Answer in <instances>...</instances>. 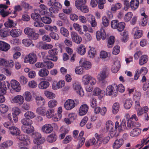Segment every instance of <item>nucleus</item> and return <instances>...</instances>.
Returning a JSON list of instances; mask_svg holds the SVG:
<instances>
[{
  "mask_svg": "<svg viewBox=\"0 0 149 149\" xmlns=\"http://www.w3.org/2000/svg\"><path fill=\"white\" fill-rule=\"evenodd\" d=\"M22 31L20 29H12L10 32V35L14 38L17 37L21 35Z\"/></svg>",
  "mask_w": 149,
  "mask_h": 149,
  "instance_id": "19",
  "label": "nucleus"
},
{
  "mask_svg": "<svg viewBox=\"0 0 149 149\" xmlns=\"http://www.w3.org/2000/svg\"><path fill=\"white\" fill-rule=\"evenodd\" d=\"M121 35L122 36L121 38L122 41L124 42L127 41L128 38V33L127 31H124L123 33H121Z\"/></svg>",
  "mask_w": 149,
  "mask_h": 149,
  "instance_id": "45",
  "label": "nucleus"
},
{
  "mask_svg": "<svg viewBox=\"0 0 149 149\" xmlns=\"http://www.w3.org/2000/svg\"><path fill=\"white\" fill-rule=\"evenodd\" d=\"M36 102L38 105L43 106L45 103L44 99L41 96H37L35 98Z\"/></svg>",
  "mask_w": 149,
  "mask_h": 149,
  "instance_id": "29",
  "label": "nucleus"
},
{
  "mask_svg": "<svg viewBox=\"0 0 149 149\" xmlns=\"http://www.w3.org/2000/svg\"><path fill=\"white\" fill-rule=\"evenodd\" d=\"M120 67V64L119 61H115L113 65L111 70L113 72L116 73L119 70Z\"/></svg>",
  "mask_w": 149,
  "mask_h": 149,
  "instance_id": "26",
  "label": "nucleus"
},
{
  "mask_svg": "<svg viewBox=\"0 0 149 149\" xmlns=\"http://www.w3.org/2000/svg\"><path fill=\"white\" fill-rule=\"evenodd\" d=\"M148 60V56L146 55L141 56L139 58V63L140 65H142L146 63Z\"/></svg>",
  "mask_w": 149,
  "mask_h": 149,
  "instance_id": "30",
  "label": "nucleus"
},
{
  "mask_svg": "<svg viewBox=\"0 0 149 149\" xmlns=\"http://www.w3.org/2000/svg\"><path fill=\"white\" fill-rule=\"evenodd\" d=\"M38 34L36 33L34 31V32L30 35L29 38L32 40H36L38 38Z\"/></svg>",
  "mask_w": 149,
  "mask_h": 149,
  "instance_id": "61",
  "label": "nucleus"
},
{
  "mask_svg": "<svg viewBox=\"0 0 149 149\" xmlns=\"http://www.w3.org/2000/svg\"><path fill=\"white\" fill-rule=\"evenodd\" d=\"M57 52V49L56 48L49 50L48 51L49 55L47 56V59L56 61L57 60V58L56 56Z\"/></svg>",
  "mask_w": 149,
  "mask_h": 149,
  "instance_id": "6",
  "label": "nucleus"
},
{
  "mask_svg": "<svg viewBox=\"0 0 149 149\" xmlns=\"http://www.w3.org/2000/svg\"><path fill=\"white\" fill-rule=\"evenodd\" d=\"M60 19L64 21H66L68 20V17L67 15L63 13H60L58 14Z\"/></svg>",
  "mask_w": 149,
  "mask_h": 149,
  "instance_id": "64",
  "label": "nucleus"
},
{
  "mask_svg": "<svg viewBox=\"0 0 149 149\" xmlns=\"http://www.w3.org/2000/svg\"><path fill=\"white\" fill-rule=\"evenodd\" d=\"M10 132L12 135L16 136L18 135L20 133V130L17 127L14 126H12Z\"/></svg>",
  "mask_w": 149,
  "mask_h": 149,
  "instance_id": "33",
  "label": "nucleus"
},
{
  "mask_svg": "<svg viewBox=\"0 0 149 149\" xmlns=\"http://www.w3.org/2000/svg\"><path fill=\"white\" fill-rule=\"evenodd\" d=\"M120 108L119 104L118 102L114 103L112 107V111L114 114H116Z\"/></svg>",
  "mask_w": 149,
  "mask_h": 149,
  "instance_id": "35",
  "label": "nucleus"
},
{
  "mask_svg": "<svg viewBox=\"0 0 149 149\" xmlns=\"http://www.w3.org/2000/svg\"><path fill=\"white\" fill-rule=\"evenodd\" d=\"M8 107L4 104H1L0 105V111L3 114L6 113L8 110Z\"/></svg>",
  "mask_w": 149,
  "mask_h": 149,
  "instance_id": "52",
  "label": "nucleus"
},
{
  "mask_svg": "<svg viewBox=\"0 0 149 149\" xmlns=\"http://www.w3.org/2000/svg\"><path fill=\"white\" fill-rule=\"evenodd\" d=\"M23 97L27 102L31 101L32 95L31 93L29 91L25 92L23 94Z\"/></svg>",
  "mask_w": 149,
  "mask_h": 149,
  "instance_id": "39",
  "label": "nucleus"
},
{
  "mask_svg": "<svg viewBox=\"0 0 149 149\" xmlns=\"http://www.w3.org/2000/svg\"><path fill=\"white\" fill-rule=\"evenodd\" d=\"M80 65L81 67L86 70H88L91 68V64L90 62L88 61H85L83 62L80 61Z\"/></svg>",
  "mask_w": 149,
  "mask_h": 149,
  "instance_id": "21",
  "label": "nucleus"
},
{
  "mask_svg": "<svg viewBox=\"0 0 149 149\" xmlns=\"http://www.w3.org/2000/svg\"><path fill=\"white\" fill-rule=\"evenodd\" d=\"M8 35V31L6 29H4L0 30V36L5 37Z\"/></svg>",
  "mask_w": 149,
  "mask_h": 149,
  "instance_id": "58",
  "label": "nucleus"
},
{
  "mask_svg": "<svg viewBox=\"0 0 149 149\" xmlns=\"http://www.w3.org/2000/svg\"><path fill=\"white\" fill-rule=\"evenodd\" d=\"M148 72L147 69L145 67H142L140 70H137L135 72V74L134 76V79L135 80H137L139 77V74H142V75H144L146 74Z\"/></svg>",
  "mask_w": 149,
  "mask_h": 149,
  "instance_id": "13",
  "label": "nucleus"
},
{
  "mask_svg": "<svg viewBox=\"0 0 149 149\" xmlns=\"http://www.w3.org/2000/svg\"><path fill=\"white\" fill-rule=\"evenodd\" d=\"M56 0H49L48 3L49 6H51L49 9L50 12L52 13H57L62 8V5Z\"/></svg>",
  "mask_w": 149,
  "mask_h": 149,
  "instance_id": "1",
  "label": "nucleus"
},
{
  "mask_svg": "<svg viewBox=\"0 0 149 149\" xmlns=\"http://www.w3.org/2000/svg\"><path fill=\"white\" fill-rule=\"evenodd\" d=\"M148 108L147 107H145L143 108H140L136 109L137 115L138 116H141L144 113H146L148 111Z\"/></svg>",
  "mask_w": 149,
  "mask_h": 149,
  "instance_id": "28",
  "label": "nucleus"
},
{
  "mask_svg": "<svg viewBox=\"0 0 149 149\" xmlns=\"http://www.w3.org/2000/svg\"><path fill=\"white\" fill-rule=\"evenodd\" d=\"M24 116L26 118L30 119L33 118L35 116V115L31 111H28L24 114Z\"/></svg>",
  "mask_w": 149,
  "mask_h": 149,
  "instance_id": "51",
  "label": "nucleus"
},
{
  "mask_svg": "<svg viewBox=\"0 0 149 149\" xmlns=\"http://www.w3.org/2000/svg\"><path fill=\"white\" fill-rule=\"evenodd\" d=\"M44 64V67H46L48 69H50L53 68L54 66V63L49 61H45Z\"/></svg>",
  "mask_w": 149,
  "mask_h": 149,
  "instance_id": "47",
  "label": "nucleus"
},
{
  "mask_svg": "<svg viewBox=\"0 0 149 149\" xmlns=\"http://www.w3.org/2000/svg\"><path fill=\"white\" fill-rule=\"evenodd\" d=\"M56 139V137L54 134H51L49 135L47 138V140L50 143H52L55 141Z\"/></svg>",
  "mask_w": 149,
  "mask_h": 149,
  "instance_id": "57",
  "label": "nucleus"
},
{
  "mask_svg": "<svg viewBox=\"0 0 149 149\" xmlns=\"http://www.w3.org/2000/svg\"><path fill=\"white\" fill-rule=\"evenodd\" d=\"M91 76L88 74H86L84 75L82 77V81L84 85H87L90 82Z\"/></svg>",
  "mask_w": 149,
  "mask_h": 149,
  "instance_id": "37",
  "label": "nucleus"
},
{
  "mask_svg": "<svg viewBox=\"0 0 149 149\" xmlns=\"http://www.w3.org/2000/svg\"><path fill=\"white\" fill-rule=\"evenodd\" d=\"M34 30L29 27H27L25 29L24 32L29 37L30 35L32 33Z\"/></svg>",
  "mask_w": 149,
  "mask_h": 149,
  "instance_id": "54",
  "label": "nucleus"
},
{
  "mask_svg": "<svg viewBox=\"0 0 149 149\" xmlns=\"http://www.w3.org/2000/svg\"><path fill=\"white\" fill-rule=\"evenodd\" d=\"M10 84L7 81H4L3 84L0 81V95H5L6 93L7 88H8Z\"/></svg>",
  "mask_w": 149,
  "mask_h": 149,
  "instance_id": "7",
  "label": "nucleus"
},
{
  "mask_svg": "<svg viewBox=\"0 0 149 149\" xmlns=\"http://www.w3.org/2000/svg\"><path fill=\"white\" fill-rule=\"evenodd\" d=\"M57 101L55 100H52L48 103V106L49 107L52 108L56 107L57 104Z\"/></svg>",
  "mask_w": 149,
  "mask_h": 149,
  "instance_id": "56",
  "label": "nucleus"
},
{
  "mask_svg": "<svg viewBox=\"0 0 149 149\" xmlns=\"http://www.w3.org/2000/svg\"><path fill=\"white\" fill-rule=\"evenodd\" d=\"M109 76V73L107 69L105 68L100 72L97 76V78L99 81L101 82L104 84L107 83V81L104 80Z\"/></svg>",
  "mask_w": 149,
  "mask_h": 149,
  "instance_id": "4",
  "label": "nucleus"
},
{
  "mask_svg": "<svg viewBox=\"0 0 149 149\" xmlns=\"http://www.w3.org/2000/svg\"><path fill=\"white\" fill-rule=\"evenodd\" d=\"M49 86V82L46 81H42L38 84V87L40 89H45Z\"/></svg>",
  "mask_w": 149,
  "mask_h": 149,
  "instance_id": "40",
  "label": "nucleus"
},
{
  "mask_svg": "<svg viewBox=\"0 0 149 149\" xmlns=\"http://www.w3.org/2000/svg\"><path fill=\"white\" fill-rule=\"evenodd\" d=\"M115 40V38L113 36H111L109 37L108 40L107 46L109 48H111L112 47Z\"/></svg>",
  "mask_w": 149,
  "mask_h": 149,
  "instance_id": "42",
  "label": "nucleus"
},
{
  "mask_svg": "<svg viewBox=\"0 0 149 149\" xmlns=\"http://www.w3.org/2000/svg\"><path fill=\"white\" fill-rule=\"evenodd\" d=\"M36 112L39 114L44 116L45 115L46 110L44 108L39 107L37 109Z\"/></svg>",
  "mask_w": 149,
  "mask_h": 149,
  "instance_id": "49",
  "label": "nucleus"
},
{
  "mask_svg": "<svg viewBox=\"0 0 149 149\" xmlns=\"http://www.w3.org/2000/svg\"><path fill=\"white\" fill-rule=\"evenodd\" d=\"M22 129L24 132L27 134L31 133L34 131V127L31 125V124L26 126H22Z\"/></svg>",
  "mask_w": 149,
  "mask_h": 149,
  "instance_id": "16",
  "label": "nucleus"
},
{
  "mask_svg": "<svg viewBox=\"0 0 149 149\" xmlns=\"http://www.w3.org/2000/svg\"><path fill=\"white\" fill-rule=\"evenodd\" d=\"M87 19L92 27L96 26L97 23L95 22V17L91 15H89L87 16Z\"/></svg>",
  "mask_w": 149,
  "mask_h": 149,
  "instance_id": "27",
  "label": "nucleus"
},
{
  "mask_svg": "<svg viewBox=\"0 0 149 149\" xmlns=\"http://www.w3.org/2000/svg\"><path fill=\"white\" fill-rule=\"evenodd\" d=\"M139 2V0H132L130 2V6L132 9L135 10L138 7Z\"/></svg>",
  "mask_w": 149,
  "mask_h": 149,
  "instance_id": "31",
  "label": "nucleus"
},
{
  "mask_svg": "<svg viewBox=\"0 0 149 149\" xmlns=\"http://www.w3.org/2000/svg\"><path fill=\"white\" fill-rule=\"evenodd\" d=\"M37 59L36 54L32 52L29 53L25 57L24 62L26 63L33 64L36 62Z\"/></svg>",
  "mask_w": 149,
  "mask_h": 149,
  "instance_id": "5",
  "label": "nucleus"
},
{
  "mask_svg": "<svg viewBox=\"0 0 149 149\" xmlns=\"http://www.w3.org/2000/svg\"><path fill=\"white\" fill-rule=\"evenodd\" d=\"M75 105V103L73 100L69 99L65 102L64 107L66 109L70 110L74 107Z\"/></svg>",
  "mask_w": 149,
  "mask_h": 149,
  "instance_id": "8",
  "label": "nucleus"
},
{
  "mask_svg": "<svg viewBox=\"0 0 149 149\" xmlns=\"http://www.w3.org/2000/svg\"><path fill=\"white\" fill-rule=\"evenodd\" d=\"M42 21L46 24H50L52 22L51 18L48 17H44L41 18Z\"/></svg>",
  "mask_w": 149,
  "mask_h": 149,
  "instance_id": "53",
  "label": "nucleus"
},
{
  "mask_svg": "<svg viewBox=\"0 0 149 149\" xmlns=\"http://www.w3.org/2000/svg\"><path fill=\"white\" fill-rule=\"evenodd\" d=\"M95 50L94 48H91L88 52L89 56L91 58L94 57L95 55Z\"/></svg>",
  "mask_w": 149,
  "mask_h": 149,
  "instance_id": "62",
  "label": "nucleus"
},
{
  "mask_svg": "<svg viewBox=\"0 0 149 149\" xmlns=\"http://www.w3.org/2000/svg\"><path fill=\"white\" fill-rule=\"evenodd\" d=\"M96 38L98 40H100L101 38L104 40L106 38V33L104 29H101L100 31L96 32Z\"/></svg>",
  "mask_w": 149,
  "mask_h": 149,
  "instance_id": "12",
  "label": "nucleus"
},
{
  "mask_svg": "<svg viewBox=\"0 0 149 149\" xmlns=\"http://www.w3.org/2000/svg\"><path fill=\"white\" fill-rule=\"evenodd\" d=\"M106 128L107 131L113 130L114 125L113 122L110 120L107 121L106 123Z\"/></svg>",
  "mask_w": 149,
  "mask_h": 149,
  "instance_id": "38",
  "label": "nucleus"
},
{
  "mask_svg": "<svg viewBox=\"0 0 149 149\" xmlns=\"http://www.w3.org/2000/svg\"><path fill=\"white\" fill-rule=\"evenodd\" d=\"M31 18L34 20H38L40 19H41V17L39 14L36 13H32L31 15Z\"/></svg>",
  "mask_w": 149,
  "mask_h": 149,
  "instance_id": "63",
  "label": "nucleus"
},
{
  "mask_svg": "<svg viewBox=\"0 0 149 149\" xmlns=\"http://www.w3.org/2000/svg\"><path fill=\"white\" fill-rule=\"evenodd\" d=\"M14 113H13L12 115L11 114H9L8 116V119L11 122L15 123L17 122L18 120L17 116L20 113V111L18 107H15L14 109Z\"/></svg>",
  "mask_w": 149,
  "mask_h": 149,
  "instance_id": "3",
  "label": "nucleus"
},
{
  "mask_svg": "<svg viewBox=\"0 0 149 149\" xmlns=\"http://www.w3.org/2000/svg\"><path fill=\"white\" fill-rule=\"evenodd\" d=\"M54 110L53 109H49L45 113V115L48 118H51L53 117L54 115Z\"/></svg>",
  "mask_w": 149,
  "mask_h": 149,
  "instance_id": "44",
  "label": "nucleus"
},
{
  "mask_svg": "<svg viewBox=\"0 0 149 149\" xmlns=\"http://www.w3.org/2000/svg\"><path fill=\"white\" fill-rule=\"evenodd\" d=\"M23 97L21 95H18L12 98L11 102L13 103H16L19 105H21L24 102Z\"/></svg>",
  "mask_w": 149,
  "mask_h": 149,
  "instance_id": "9",
  "label": "nucleus"
},
{
  "mask_svg": "<svg viewBox=\"0 0 149 149\" xmlns=\"http://www.w3.org/2000/svg\"><path fill=\"white\" fill-rule=\"evenodd\" d=\"M49 74V71L46 68L41 69L39 71L38 74L41 77H45L47 76Z\"/></svg>",
  "mask_w": 149,
  "mask_h": 149,
  "instance_id": "36",
  "label": "nucleus"
},
{
  "mask_svg": "<svg viewBox=\"0 0 149 149\" xmlns=\"http://www.w3.org/2000/svg\"><path fill=\"white\" fill-rule=\"evenodd\" d=\"M94 95L96 96H98L99 98H102L105 95V91L98 88H96L93 91Z\"/></svg>",
  "mask_w": 149,
  "mask_h": 149,
  "instance_id": "17",
  "label": "nucleus"
},
{
  "mask_svg": "<svg viewBox=\"0 0 149 149\" xmlns=\"http://www.w3.org/2000/svg\"><path fill=\"white\" fill-rule=\"evenodd\" d=\"M44 93L47 97L49 99H52L55 97V95L51 92L45 91H44Z\"/></svg>",
  "mask_w": 149,
  "mask_h": 149,
  "instance_id": "55",
  "label": "nucleus"
},
{
  "mask_svg": "<svg viewBox=\"0 0 149 149\" xmlns=\"http://www.w3.org/2000/svg\"><path fill=\"white\" fill-rule=\"evenodd\" d=\"M117 88L116 84H113L112 85L108 86L106 90V94L109 96L111 95L112 96L116 97L118 93Z\"/></svg>",
  "mask_w": 149,
  "mask_h": 149,
  "instance_id": "2",
  "label": "nucleus"
},
{
  "mask_svg": "<svg viewBox=\"0 0 149 149\" xmlns=\"http://www.w3.org/2000/svg\"><path fill=\"white\" fill-rule=\"evenodd\" d=\"M132 104V101L131 100L128 99L126 100L124 103V107L125 109H129Z\"/></svg>",
  "mask_w": 149,
  "mask_h": 149,
  "instance_id": "41",
  "label": "nucleus"
},
{
  "mask_svg": "<svg viewBox=\"0 0 149 149\" xmlns=\"http://www.w3.org/2000/svg\"><path fill=\"white\" fill-rule=\"evenodd\" d=\"M17 23L16 22H14L13 20L9 19V20L4 23L5 26L7 28H12L16 26Z\"/></svg>",
  "mask_w": 149,
  "mask_h": 149,
  "instance_id": "34",
  "label": "nucleus"
},
{
  "mask_svg": "<svg viewBox=\"0 0 149 149\" xmlns=\"http://www.w3.org/2000/svg\"><path fill=\"white\" fill-rule=\"evenodd\" d=\"M11 87L16 92H18L20 90V85L19 83L15 80H12L10 82Z\"/></svg>",
  "mask_w": 149,
  "mask_h": 149,
  "instance_id": "14",
  "label": "nucleus"
},
{
  "mask_svg": "<svg viewBox=\"0 0 149 149\" xmlns=\"http://www.w3.org/2000/svg\"><path fill=\"white\" fill-rule=\"evenodd\" d=\"M84 132L83 131H82L80 133L79 136L78 137V139L79 140V141L78 145H77V148H79L81 147L82 145L84 144L85 141V139L84 138H82V137L83 136Z\"/></svg>",
  "mask_w": 149,
  "mask_h": 149,
  "instance_id": "15",
  "label": "nucleus"
},
{
  "mask_svg": "<svg viewBox=\"0 0 149 149\" xmlns=\"http://www.w3.org/2000/svg\"><path fill=\"white\" fill-rule=\"evenodd\" d=\"M65 84L64 81L62 80L58 81L56 84L54 83L52 86V88L54 90H56L61 88L64 86Z\"/></svg>",
  "mask_w": 149,
  "mask_h": 149,
  "instance_id": "22",
  "label": "nucleus"
},
{
  "mask_svg": "<svg viewBox=\"0 0 149 149\" xmlns=\"http://www.w3.org/2000/svg\"><path fill=\"white\" fill-rule=\"evenodd\" d=\"M53 130V127L50 124H46L43 125L41 128L42 132L46 134L51 133Z\"/></svg>",
  "mask_w": 149,
  "mask_h": 149,
  "instance_id": "11",
  "label": "nucleus"
},
{
  "mask_svg": "<svg viewBox=\"0 0 149 149\" xmlns=\"http://www.w3.org/2000/svg\"><path fill=\"white\" fill-rule=\"evenodd\" d=\"M31 120L27 118H23L21 120V123L23 124L22 126H26L31 124Z\"/></svg>",
  "mask_w": 149,
  "mask_h": 149,
  "instance_id": "60",
  "label": "nucleus"
},
{
  "mask_svg": "<svg viewBox=\"0 0 149 149\" xmlns=\"http://www.w3.org/2000/svg\"><path fill=\"white\" fill-rule=\"evenodd\" d=\"M45 141V139L42 137L40 134L39 133L36 134L34 140V142L37 145H39L43 143Z\"/></svg>",
  "mask_w": 149,
  "mask_h": 149,
  "instance_id": "10",
  "label": "nucleus"
},
{
  "mask_svg": "<svg viewBox=\"0 0 149 149\" xmlns=\"http://www.w3.org/2000/svg\"><path fill=\"white\" fill-rule=\"evenodd\" d=\"M121 4L120 3H117L115 4H113L111 8V10L113 12L116 11L121 8Z\"/></svg>",
  "mask_w": 149,
  "mask_h": 149,
  "instance_id": "46",
  "label": "nucleus"
},
{
  "mask_svg": "<svg viewBox=\"0 0 149 149\" xmlns=\"http://www.w3.org/2000/svg\"><path fill=\"white\" fill-rule=\"evenodd\" d=\"M8 44L2 41H0V50L6 52L10 48Z\"/></svg>",
  "mask_w": 149,
  "mask_h": 149,
  "instance_id": "23",
  "label": "nucleus"
},
{
  "mask_svg": "<svg viewBox=\"0 0 149 149\" xmlns=\"http://www.w3.org/2000/svg\"><path fill=\"white\" fill-rule=\"evenodd\" d=\"M88 107L86 104H83L80 107L79 114L81 116L85 115L88 111Z\"/></svg>",
  "mask_w": 149,
  "mask_h": 149,
  "instance_id": "18",
  "label": "nucleus"
},
{
  "mask_svg": "<svg viewBox=\"0 0 149 149\" xmlns=\"http://www.w3.org/2000/svg\"><path fill=\"white\" fill-rule=\"evenodd\" d=\"M133 31L134 32V38L135 39H138L142 36L143 34L142 31L141 30H139L138 27H135Z\"/></svg>",
  "mask_w": 149,
  "mask_h": 149,
  "instance_id": "20",
  "label": "nucleus"
},
{
  "mask_svg": "<svg viewBox=\"0 0 149 149\" xmlns=\"http://www.w3.org/2000/svg\"><path fill=\"white\" fill-rule=\"evenodd\" d=\"M73 87L75 90L80 96H83L84 93L80 85L75 84L73 85Z\"/></svg>",
  "mask_w": 149,
  "mask_h": 149,
  "instance_id": "24",
  "label": "nucleus"
},
{
  "mask_svg": "<svg viewBox=\"0 0 149 149\" xmlns=\"http://www.w3.org/2000/svg\"><path fill=\"white\" fill-rule=\"evenodd\" d=\"M49 35L52 38L55 40H58L59 38L58 34L54 32H51Z\"/></svg>",
  "mask_w": 149,
  "mask_h": 149,
  "instance_id": "59",
  "label": "nucleus"
},
{
  "mask_svg": "<svg viewBox=\"0 0 149 149\" xmlns=\"http://www.w3.org/2000/svg\"><path fill=\"white\" fill-rule=\"evenodd\" d=\"M86 49L84 45H81L77 48L78 53L81 55H84L86 52Z\"/></svg>",
  "mask_w": 149,
  "mask_h": 149,
  "instance_id": "43",
  "label": "nucleus"
},
{
  "mask_svg": "<svg viewBox=\"0 0 149 149\" xmlns=\"http://www.w3.org/2000/svg\"><path fill=\"white\" fill-rule=\"evenodd\" d=\"M141 130L138 128H136L132 129L130 133V135L132 137L136 136L140 134Z\"/></svg>",
  "mask_w": 149,
  "mask_h": 149,
  "instance_id": "32",
  "label": "nucleus"
},
{
  "mask_svg": "<svg viewBox=\"0 0 149 149\" xmlns=\"http://www.w3.org/2000/svg\"><path fill=\"white\" fill-rule=\"evenodd\" d=\"M116 29L118 31L121 32L124 29L125 27V23L124 22H120L117 25Z\"/></svg>",
  "mask_w": 149,
  "mask_h": 149,
  "instance_id": "48",
  "label": "nucleus"
},
{
  "mask_svg": "<svg viewBox=\"0 0 149 149\" xmlns=\"http://www.w3.org/2000/svg\"><path fill=\"white\" fill-rule=\"evenodd\" d=\"M123 141L122 139L116 140L113 144V146L114 149L119 148L123 144Z\"/></svg>",
  "mask_w": 149,
  "mask_h": 149,
  "instance_id": "25",
  "label": "nucleus"
},
{
  "mask_svg": "<svg viewBox=\"0 0 149 149\" xmlns=\"http://www.w3.org/2000/svg\"><path fill=\"white\" fill-rule=\"evenodd\" d=\"M60 31L61 33L63 36L67 37L69 36V32L65 28L63 27H61Z\"/></svg>",
  "mask_w": 149,
  "mask_h": 149,
  "instance_id": "50",
  "label": "nucleus"
}]
</instances>
